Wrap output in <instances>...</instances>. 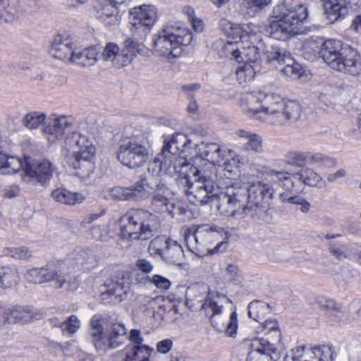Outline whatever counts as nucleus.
<instances>
[{"label": "nucleus", "mask_w": 361, "mask_h": 361, "mask_svg": "<svg viewBox=\"0 0 361 361\" xmlns=\"http://www.w3.org/2000/svg\"><path fill=\"white\" fill-rule=\"evenodd\" d=\"M348 46H343L340 40L329 39L325 40L321 46L320 54L324 61L333 69H336L343 56V50Z\"/></svg>", "instance_id": "aec40b11"}, {"label": "nucleus", "mask_w": 361, "mask_h": 361, "mask_svg": "<svg viewBox=\"0 0 361 361\" xmlns=\"http://www.w3.org/2000/svg\"><path fill=\"white\" fill-rule=\"evenodd\" d=\"M235 46L232 42H228L225 46V49L231 51L232 59H234L238 63H254L253 66H257V63L261 57L259 47L250 44L240 51L238 48H235Z\"/></svg>", "instance_id": "412c9836"}, {"label": "nucleus", "mask_w": 361, "mask_h": 361, "mask_svg": "<svg viewBox=\"0 0 361 361\" xmlns=\"http://www.w3.org/2000/svg\"><path fill=\"white\" fill-rule=\"evenodd\" d=\"M208 293L209 288L205 285L195 284L189 286L185 292L186 306L192 311L202 310Z\"/></svg>", "instance_id": "a878e982"}, {"label": "nucleus", "mask_w": 361, "mask_h": 361, "mask_svg": "<svg viewBox=\"0 0 361 361\" xmlns=\"http://www.w3.org/2000/svg\"><path fill=\"white\" fill-rule=\"evenodd\" d=\"M120 56H121V51L118 45L113 42L106 44L102 54L104 61H111L114 66L118 68L126 66V64L122 63L123 59Z\"/></svg>", "instance_id": "a19ab883"}, {"label": "nucleus", "mask_w": 361, "mask_h": 361, "mask_svg": "<svg viewBox=\"0 0 361 361\" xmlns=\"http://www.w3.org/2000/svg\"><path fill=\"white\" fill-rule=\"evenodd\" d=\"M102 318L94 315L90 322L89 338L96 350L106 352L109 348H116L122 344L126 338L127 329L121 323L114 324L108 337L102 324Z\"/></svg>", "instance_id": "6e6552de"}, {"label": "nucleus", "mask_w": 361, "mask_h": 361, "mask_svg": "<svg viewBox=\"0 0 361 361\" xmlns=\"http://www.w3.org/2000/svg\"><path fill=\"white\" fill-rule=\"evenodd\" d=\"M20 279L18 269L13 266H0V288H11L16 286Z\"/></svg>", "instance_id": "e433bc0d"}, {"label": "nucleus", "mask_w": 361, "mask_h": 361, "mask_svg": "<svg viewBox=\"0 0 361 361\" xmlns=\"http://www.w3.org/2000/svg\"><path fill=\"white\" fill-rule=\"evenodd\" d=\"M63 149L67 152L65 157L66 156L96 154V147L93 142L87 135L78 131L71 132L66 136Z\"/></svg>", "instance_id": "4468645a"}, {"label": "nucleus", "mask_w": 361, "mask_h": 361, "mask_svg": "<svg viewBox=\"0 0 361 361\" xmlns=\"http://www.w3.org/2000/svg\"><path fill=\"white\" fill-rule=\"evenodd\" d=\"M9 323L27 322L32 317V312L26 307H15L8 309Z\"/></svg>", "instance_id": "de8ad7c7"}, {"label": "nucleus", "mask_w": 361, "mask_h": 361, "mask_svg": "<svg viewBox=\"0 0 361 361\" xmlns=\"http://www.w3.org/2000/svg\"><path fill=\"white\" fill-rule=\"evenodd\" d=\"M309 164H315L321 168H331L336 166V161L323 153L320 152H309Z\"/></svg>", "instance_id": "49530a36"}, {"label": "nucleus", "mask_w": 361, "mask_h": 361, "mask_svg": "<svg viewBox=\"0 0 361 361\" xmlns=\"http://www.w3.org/2000/svg\"><path fill=\"white\" fill-rule=\"evenodd\" d=\"M157 298L147 295H140L137 298V304L143 312L154 309L157 305Z\"/></svg>", "instance_id": "bf43d9fd"}, {"label": "nucleus", "mask_w": 361, "mask_h": 361, "mask_svg": "<svg viewBox=\"0 0 361 361\" xmlns=\"http://www.w3.org/2000/svg\"><path fill=\"white\" fill-rule=\"evenodd\" d=\"M161 259L168 264L180 266L185 259L182 246L176 241L171 240L162 252Z\"/></svg>", "instance_id": "7c9ffc66"}, {"label": "nucleus", "mask_w": 361, "mask_h": 361, "mask_svg": "<svg viewBox=\"0 0 361 361\" xmlns=\"http://www.w3.org/2000/svg\"><path fill=\"white\" fill-rule=\"evenodd\" d=\"M229 301V299L224 294L209 291L207 293V298L202 310L210 318L211 324L217 331H222L225 330L226 334L232 337L236 334L238 329L236 312H233L231 314L229 321L226 327L224 324H219L215 319V317L222 312L224 305Z\"/></svg>", "instance_id": "9d476101"}, {"label": "nucleus", "mask_w": 361, "mask_h": 361, "mask_svg": "<svg viewBox=\"0 0 361 361\" xmlns=\"http://www.w3.org/2000/svg\"><path fill=\"white\" fill-rule=\"evenodd\" d=\"M165 194H156L152 199V211L157 214H166L171 212L169 207V200L164 196Z\"/></svg>", "instance_id": "3c124183"}, {"label": "nucleus", "mask_w": 361, "mask_h": 361, "mask_svg": "<svg viewBox=\"0 0 361 361\" xmlns=\"http://www.w3.org/2000/svg\"><path fill=\"white\" fill-rule=\"evenodd\" d=\"M171 240V239L166 238L164 236L155 237L151 240L148 247L150 255L154 256L159 255L161 257L162 252H164Z\"/></svg>", "instance_id": "8fccbe9b"}, {"label": "nucleus", "mask_w": 361, "mask_h": 361, "mask_svg": "<svg viewBox=\"0 0 361 361\" xmlns=\"http://www.w3.org/2000/svg\"><path fill=\"white\" fill-rule=\"evenodd\" d=\"M123 361H149L154 349L147 345H128L125 347Z\"/></svg>", "instance_id": "c85d7f7f"}, {"label": "nucleus", "mask_w": 361, "mask_h": 361, "mask_svg": "<svg viewBox=\"0 0 361 361\" xmlns=\"http://www.w3.org/2000/svg\"><path fill=\"white\" fill-rule=\"evenodd\" d=\"M279 198L282 202L297 205H300L305 200V198L300 195H290L288 192H282Z\"/></svg>", "instance_id": "e2e57ef3"}, {"label": "nucleus", "mask_w": 361, "mask_h": 361, "mask_svg": "<svg viewBox=\"0 0 361 361\" xmlns=\"http://www.w3.org/2000/svg\"><path fill=\"white\" fill-rule=\"evenodd\" d=\"M308 159L309 152L291 150L285 154L283 161L288 166L295 168H302L308 164Z\"/></svg>", "instance_id": "79ce46f5"}, {"label": "nucleus", "mask_w": 361, "mask_h": 361, "mask_svg": "<svg viewBox=\"0 0 361 361\" xmlns=\"http://www.w3.org/2000/svg\"><path fill=\"white\" fill-rule=\"evenodd\" d=\"M159 222L156 214L142 209H130L118 220L120 235L128 240H146L154 235Z\"/></svg>", "instance_id": "7ed1b4c3"}, {"label": "nucleus", "mask_w": 361, "mask_h": 361, "mask_svg": "<svg viewBox=\"0 0 361 361\" xmlns=\"http://www.w3.org/2000/svg\"><path fill=\"white\" fill-rule=\"evenodd\" d=\"M132 283L130 272L126 271H120L106 285L107 290L105 293H103V295L114 296L116 300L121 302L126 298Z\"/></svg>", "instance_id": "f3484780"}, {"label": "nucleus", "mask_w": 361, "mask_h": 361, "mask_svg": "<svg viewBox=\"0 0 361 361\" xmlns=\"http://www.w3.org/2000/svg\"><path fill=\"white\" fill-rule=\"evenodd\" d=\"M262 326L264 331V336L262 338H254L250 340L249 348L259 349V348H271L274 353L277 348L283 349L281 343V334L279 328L278 322L275 319H268L262 322ZM275 354V357L276 354Z\"/></svg>", "instance_id": "9b49d317"}, {"label": "nucleus", "mask_w": 361, "mask_h": 361, "mask_svg": "<svg viewBox=\"0 0 361 361\" xmlns=\"http://www.w3.org/2000/svg\"><path fill=\"white\" fill-rule=\"evenodd\" d=\"M131 30L138 32L142 36L147 34V31L154 25L156 19V12L151 6L142 5L134 7L130 11Z\"/></svg>", "instance_id": "2eb2a0df"}, {"label": "nucleus", "mask_w": 361, "mask_h": 361, "mask_svg": "<svg viewBox=\"0 0 361 361\" xmlns=\"http://www.w3.org/2000/svg\"><path fill=\"white\" fill-rule=\"evenodd\" d=\"M197 155L202 159L207 160L212 164L221 162L222 159V149L219 145L214 142H202L195 145Z\"/></svg>", "instance_id": "cd10ccee"}, {"label": "nucleus", "mask_w": 361, "mask_h": 361, "mask_svg": "<svg viewBox=\"0 0 361 361\" xmlns=\"http://www.w3.org/2000/svg\"><path fill=\"white\" fill-rule=\"evenodd\" d=\"M95 154H83L75 156H66V162L73 169L75 175L82 180H87L94 171V163L93 159Z\"/></svg>", "instance_id": "a211bd4d"}, {"label": "nucleus", "mask_w": 361, "mask_h": 361, "mask_svg": "<svg viewBox=\"0 0 361 361\" xmlns=\"http://www.w3.org/2000/svg\"><path fill=\"white\" fill-rule=\"evenodd\" d=\"M346 250L347 249L344 245L332 243L329 245L330 253L339 260L347 257Z\"/></svg>", "instance_id": "680f3d73"}, {"label": "nucleus", "mask_w": 361, "mask_h": 361, "mask_svg": "<svg viewBox=\"0 0 361 361\" xmlns=\"http://www.w3.org/2000/svg\"><path fill=\"white\" fill-rule=\"evenodd\" d=\"M324 14L331 23L343 19L348 13L346 0H320Z\"/></svg>", "instance_id": "393cba45"}, {"label": "nucleus", "mask_w": 361, "mask_h": 361, "mask_svg": "<svg viewBox=\"0 0 361 361\" xmlns=\"http://www.w3.org/2000/svg\"><path fill=\"white\" fill-rule=\"evenodd\" d=\"M73 52L71 43L62 42L60 36L54 38L49 49V54L52 57L60 60L68 59L71 61Z\"/></svg>", "instance_id": "f704fd0d"}, {"label": "nucleus", "mask_w": 361, "mask_h": 361, "mask_svg": "<svg viewBox=\"0 0 361 361\" xmlns=\"http://www.w3.org/2000/svg\"><path fill=\"white\" fill-rule=\"evenodd\" d=\"M301 186L307 185L309 186H317L322 180V178L312 169L306 167L298 171Z\"/></svg>", "instance_id": "c03bdc74"}, {"label": "nucleus", "mask_w": 361, "mask_h": 361, "mask_svg": "<svg viewBox=\"0 0 361 361\" xmlns=\"http://www.w3.org/2000/svg\"><path fill=\"white\" fill-rule=\"evenodd\" d=\"M134 190L139 201L156 194H166L169 188L160 176L146 174L134 183Z\"/></svg>", "instance_id": "dca6fc26"}, {"label": "nucleus", "mask_w": 361, "mask_h": 361, "mask_svg": "<svg viewBox=\"0 0 361 361\" xmlns=\"http://www.w3.org/2000/svg\"><path fill=\"white\" fill-rule=\"evenodd\" d=\"M284 64L285 66L281 69V71L293 80L299 79L304 73L300 64L295 62L293 58L292 61L286 62Z\"/></svg>", "instance_id": "603ef678"}, {"label": "nucleus", "mask_w": 361, "mask_h": 361, "mask_svg": "<svg viewBox=\"0 0 361 361\" xmlns=\"http://www.w3.org/2000/svg\"><path fill=\"white\" fill-rule=\"evenodd\" d=\"M257 71H258V66L245 63L243 66L236 69V78L239 83L245 82L253 78Z\"/></svg>", "instance_id": "09e8293b"}, {"label": "nucleus", "mask_w": 361, "mask_h": 361, "mask_svg": "<svg viewBox=\"0 0 361 361\" xmlns=\"http://www.w3.org/2000/svg\"><path fill=\"white\" fill-rule=\"evenodd\" d=\"M341 61L336 70L356 76L361 74V56L357 50L345 47Z\"/></svg>", "instance_id": "b1692460"}, {"label": "nucleus", "mask_w": 361, "mask_h": 361, "mask_svg": "<svg viewBox=\"0 0 361 361\" xmlns=\"http://www.w3.org/2000/svg\"><path fill=\"white\" fill-rule=\"evenodd\" d=\"M99 50L97 47H90L83 50H75L73 54L72 62L82 66H90L95 63Z\"/></svg>", "instance_id": "72a5a7b5"}, {"label": "nucleus", "mask_w": 361, "mask_h": 361, "mask_svg": "<svg viewBox=\"0 0 361 361\" xmlns=\"http://www.w3.org/2000/svg\"><path fill=\"white\" fill-rule=\"evenodd\" d=\"M81 257L84 259L82 264L87 269H90L97 265V259L92 252H82Z\"/></svg>", "instance_id": "0e129e2a"}, {"label": "nucleus", "mask_w": 361, "mask_h": 361, "mask_svg": "<svg viewBox=\"0 0 361 361\" xmlns=\"http://www.w3.org/2000/svg\"><path fill=\"white\" fill-rule=\"evenodd\" d=\"M250 351L247 355L246 361H278L281 357V353L283 349L277 348L276 353V356L275 357V353L269 348H259L255 349L250 348Z\"/></svg>", "instance_id": "58836bf2"}, {"label": "nucleus", "mask_w": 361, "mask_h": 361, "mask_svg": "<svg viewBox=\"0 0 361 361\" xmlns=\"http://www.w3.org/2000/svg\"><path fill=\"white\" fill-rule=\"evenodd\" d=\"M72 129V123L70 119L66 116H60L54 119L52 123L45 128V132L56 138H61L65 134Z\"/></svg>", "instance_id": "c9c22d12"}, {"label": "nucleus", "mask_w": 361, "mask_h": 361, "mask_svg": "<svg viewBox=\"0 0 361 361\" xmlns=\"http://www.w3.org/2000/svg\"><path fill=\"white\" fill-rule=\"evenodd\" d=\"M248 315L250 318L253 319L256 322L261 323L262 317L259 314V312L269 308V305L259 301L251 302L248 307Z\"/></svg>", "instance_id": "6e6d98bb"}, {"label": "nucleus", "mask_w": 361, "mask_h": 361, "mask_svg": "<svg viewBox=\"0 0 361 361\" xmlns=\"http://www.w3.org/2000/svg\"><path fill=\"white\" fill-rule=\"evenodd\" d=\"M268 63L276 64H284L286 62L292 61L290 54L286 48L281 46L280 43L271 45L265 52Z\"/></svg>", "instance_id": "2f4dec72"}, {"label": "nucleus", "mask_w": 361, "mask_h": 361, "mask_svg": "<svg viewBox=\"0 0 361 361\" xmlns=\"http://www.w3.org/2000/svg\"><path fill=\"white\" fill-rule=\"evenodd\" d=\"M271 180L288 192H298L301 186L298 172L289 173L286 171L270 170L268 173Z\"/></svg>", "instance_id": "4be33fe9"}, {"label": "nucleus", "mask_w": 361, "mask_h": 361, "mask_svg": "<svg viewBox=\"0 0 361 361\" xmlns=\"http://www.w3.org/2000/svg\"><path fill=\"white\" fill-rule=\"evenodd\" d=\"M24 277L28 282L35 284L52 281L56 288L64 291H73L79 286L78 281L74 276L51 264L27 269Z\"/></svg>", "instance_id": "0eeeda50"}, {"label": "nucleus", "mask_w": 361, "mask_h": 361, "mask_svg": "<svg viewBox=\"0 0 361 361\" xmlns=\"http://www.w3.org/2000/svg\"><path fill=\"white\" fill-rule=\"evenodd\" d=\"M106 197L118 201H138L134 184L128 188L114 187L106 192Z\"/></svg>", "instance_id": "4c0bfd02"}, {"label": "nucleus", "mask_w": 361, "mask_h": 361, "mask_svg": "<svg viewBox=\"0 0 361 361\" xmlns=\"http://www.w3.org/2000/svg\"><path fill=\"white\" fill-rule=\"evenodd\" d=\"M187 192L192 194L202 205L216 201L219 211L226 216L239 219L250 212L247 185L235 182L219 191L207 171H204L198 180L192 182Z\"/></svg>", "instance_id": "f257e3e1"}, {"label": "nucleus", "mask_w": 361, "mask_h": 361, "mask_svg": "<svg viewBox=\"0 0 361 361\" xmlns=\"http://www.w3.org/2000/svg\"><path fill=\"white\" fill-rule=\"evenodd\" d=\"M192 147V140L186 135L177 133L173 134L168 141H164L161 149L166 154L173 156L171 159H173L175 170L185 171V176L180 177L178 181L180 183L188 185V188L192 184V182L198 180V178L201 177L203 172L205 171L193 166L184 157L181 156Z\"/></svg>", "instance_id": "20e7f679"}, {"label": "nucleus", "mask_w": 361, "mask_h": 361, "mask_svg": "<svg viewBox=\"0 0 361 361\" xmlns=\"http://www.w3.org/2000/svg\"><path fill=\"white\" fill-rule=\"evenodd\" d=\"M173 156L170 154H166V152L161 150V152L158 154L157 157L149 163L148 164V174L160 176L161 171L168 173L173 176L178 175V176H185V171L183 170H175L173 168Z\"/></svg>", "instance_id": "6ab92c4d"}, {"label": "nucleus", "mask_w": 361, "mask_h": 361, "mask_svg": "<svg viewBox=\"0 0 361 361\" xmlns=\"http://www.w3.org/2000/svg\"><path fill=\"white\" fill-rule=\"evenodd\" d=\"M230 27L231 32L229 34L234 35V38L241 39L251 32L250 26L247 24L242 25L230 24Z\"/></svg>", "instance_id": "052dcab7"}, {"label": "nucleus", "mask_w": 361, "mask_h": 361, "mask_svg": "<svg viewBox=\"0 0 361 361\" xmlns=\"http://www.w3.org/2000/svg\"><path fill=\"white\" fill-rule=\"evenodd\" d=\"M5 254L17 259H27L32 256L31 251L26 247H8Z\"/></svg>", "instance_id": "4d7b16f0"}, {"label": "nucleus", "mask_w": 361, "mask_h": 361, "mask_svg": "<svg viewBox=\"0 0 361 361\" xmlns=\"http://www.w3.org/2000/svg\"><path fill=\"white\" fill-rule=\"evenodd\" d=\"M313 353L316 357H319L318 361H333L334 360V352L331 348L328 345L314 347Z\"/></svg>", "instance_id": "13d9d810"}, {"label": "nucleus", "mask_w": 361, "mask_h": 361, "mask_svg": "<svg viewBox=\"0 0 361 361\" xmlns=\"http://www.w3.org/2000/svg\"><path fill=\"white\" fill-rule=\"evenodd\" d=\"M204 231H207V229L204 226H200L194 233L185 235V240L189 250L195 252V250H197L196 247H192V243L195 242L196 244H202L203 243L202 238Z\"/></svg>", "instance_id": "5fc2aeb1"}, {"label": "nucleus", "mask_w": 361, "mask_h": 361, "mask_svg": "<svg viewBox=\"0 0 361 361\" xmlns=\"http://www.w3.org/2000/svg\"><path fill=\"white\" fill-rule=\"evenodd\" d=\"M307 8L302 4L290 6L288 1L275 6L272 11L271 20L267 28L269 36L284 41L294 35L295 28L307 17Z\"/></svg>", "instance_id": "f03ea898"}, {"label": "nucleus", "mask_w": 361, "mask_h": 361, "mask_svg": "<svg viewBox=\"0 0 361 361\" xmlns=\"http://www.w3.org/2000/svg\"><path fill=\"white\" fill-rule=\"evenodd\" d=\"M247 186L250 212L257 209L265 210L274 197V190L272 185L262 181H256Z\"/></svg>", "instance_id": "f8f14e48"}, {"label": "nucleus", "mask_w": 361, "mask_h": 361, "mask_svg": "<svg viewBox=\"0 0 361 361\" xmlns=\"http://www.w3.org/2000/svg\"><path fill=\"white\" fill-rule=\"evenodd\" d=\"M272 0H241L240 6L250 16H255L271 4Z\"/></svg>", "instance_id": "a18cd8bd"}, {"label": "nucleus", "mask_w": 361, "mask_h": 361, "mask_svg": "<svg viewBox=\"0 0 361 361\" xmlns=\"http://www.w3.org/2000/svg\"><path fill=\"white\" fill-rule=\"evenodd\" d=\"M322 308L329 312L334 317H338V314L341 313V307L335 301L329 300L325 302L322 305Z\"/></svg>", "instance_id": "774afa93"}, {"label": "nucleus", "mask_w": 361, "mask_h": 361, "mask_svg": "<svg viewBox=\"0 0 361 361\" xmlns=\"http://www.w3.org/2000/svg\"><path fill=\"white\" fill-rule=\"evenodd\" d=\"M117 158L130 169L142 166L149 159V151L146 142L137 137L121 140L117 151Z\"/></svg>", "instance_id": "1a4fd4ad"}, {"label": "nucleus", "mask_w": 361, "mask_h": 361, "mask_svg": "<svg viewBox=\"0 0 361 361\" xmlns=\"http://www.w3.org/2000/svg\"><path fill=\"white\" fill-rule=\"evenodd\" d=\"M262 98L263 92L245 94L240 101L242 110L255 119L265 121L264 116H262Z\"/></svg>", "instance_id": "5701e85b"}, {"label": "nucleus", "mask_w": 361, "mask_h": 361, "mask_svg": "<svg viewBox=\"0 0 361 361\" xmlns=\"http://www.w3.org/2000/svg\"><path fill=\"white\" fill-rule=\"evenodd\" d=\"M192 33L187 29L167 26L154 35L152 41L156 52L168 59H175L182 53V46L190 44Z\"/></svg>", "instance_id": "423d86ee"}, {"label": "nucleus", "mask_w": 361, "mask_h": 361, "mask_svg": "<svg viewBox=\"0 0 361 361\" xmlns=\"http://www.w3.org/2000/svg\"><path fill=\"white\" fill-rule=\"evenodd\" d=\"M55 170L56 168L49 160L25 157L24 172L32 180L44 185L51 180Z\"/></svg>", "instance_id": "ddd939ff"}, {"label": "nucleus", "mask_w": 361, "mask_h": 361, "mask_svg": "<svg viewBox=\"0 0 361 361\" xmlns=\"http://www.w3.org/2000/svg\"><path fill=\"white\" fill-rule=\"evenodd\" d=\"M46 118L44 114L32 112L25 115L23 121L24 125L30 129H36L42 124Z\"/></svg>", "instance_id": "864d4df0"}, {"label": "nucleus", "mask_w": 361, "mask_h": 361, "mask_svg": "<svg viewBox=\"0 0 361 361\" xmlns=\"http://www.w3.org/2000/svg\"><path fill=\"white\" fill-rule=\"evenodd\" d=\"M95 17L106 25H116L118 23L117 6L106 1H97L93 6Z\"/></svg>", "instance_id": "bb28decb"}, {"label": "nucleus", "mask_w": 361, "mask_h": 361, "mask_svg": "<svg viewBox=\"0 0 361 361\" xmlns=\"http://www.w3.org/2000/svg\"><path fill=\"white\" fill-rule=\"evenodd\" d=\"M150 281L159 289L167 290L171 286V282L160 275H154Z\"/></svg>", "instance_id": "69168bd1"}, {"label": "nucleus", "mask_w": 361, "mask_h": 361, "mask_svg": "<svg viewBox=\"0 0 361 361\" xmlns=\"http://www.w3.org/2000/svg\"><path fill=\"white\" fill-rule=\"evenodd\" d=\"M262 116L275 126L297 121L301 115V106L295 101H286L279 94L263 92Z\"/></svg>", "instance_id": "39448f33"}, {"label": "nucleus", "mask_w": 361, "mask_h": 361, "mask_svg": "<svg viewBox=\"0 0 361 361\" xmlns=\"http://www.w3.org/2000/svg\"><path fill=\"white\" fill-rule=\"evenodd\" d=\"M52 326H59L63 333L71 335L80 328V321L75 315H71L66 320L61 322L58 319L51 320Z\"/></svg>", "instance_id": "37998d69"}, {"label": "nucleus", "mask_w": 361, "mask_h": 361, "mask_svg": "<svg viewBox=\"0 0 361 361\" xmlns=\"http://www.w3.org/2000/svg\"><path fill=\"white\" fill-rule=\"evenodd\" d=\"M235 134L239 137L247 140V142L243 145V150L254 153L263 152V140L258 134L243 129L237 130Z\"/></svg>", "instance_id": "c756f323"}, {"label": "nucleus", "mask_w": 361, "mask_h": 361, "mask_svg": "<svg viewBox=\"0 0 361 361\" xmlns=\"http://www.w3.org/2000/svg\"><path fill=\"white\" fill-rule=\"evenodd\" d=\"M51 197L56 202L71 206L80 204L84 200L80 193L71 192L64 188L54 190Z\"/></svg>", "instance_id": "473e14b6"}, {"label": "nucleus", "mask_w": 361, "mask_h": 361, "mask_svg": "<svg viewBox=\"0 0 361 361\" xmlns=\"http://www.w3.org/2000/svg\"><path fill=\"white\" fill-rule=\"evenodd\" d=\"M123 59V64L126 66L130 63L133 59L137 53H140L142 50V44L132 37H128L123 42V47L121 50Z\"/></svg>", "instance_id": "ea45409f"}, {"label": "nucleus", "mask_w": 361, "mask_h": 361, "mask_svg": "<svg viewBox=\"0 0 361 361\" xmlns=\"http://www.w3.org/2000/svg\"><path fill=\"white\" fill-rule=\"evenodd\" d=\"M306 348L304 345L296 346L293 348L289 353L290 357L294 361H310L305 360V351Z\"/></svg>", "instance_id": "338daca9"}]
</instances>
